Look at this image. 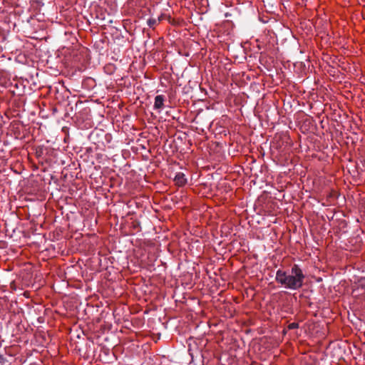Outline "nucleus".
<instances>
[{"label":"nucleus","instance_id":"20e7f679","mask_svg":"<svg viewBox=\"0 0 365 365\" xmlns=\"http://www.w3.org/2000/svg\"><path fill=\"white\" fill-rule=\"evenodd\" d=\"M14 281H15V279L14 278H11V279L4 280V284H1V292H5V289H4L3 288L6 287L8 284H9L10 287L12 289H14Z\"/></svg>","mask_w":365,"mask_h":365},{"label":"nucleus","instance_id":"1a4fd4ad","mask_svg":"<svg viewBox=\"0 0 365 365\" xmlns=\"http://www.w3.org/2000/svg\"><path fill=\"white\" fill-rule=\"evenodd\" d=\"M5 245H6V243L1 240V249L4 248Z\"/></svg>","mask_w":365,"mask_h":365},{"label":"nucleus","instance_id":"f03ea898","mask_svg":"<svg viewBox=\"0 0 365 365\" xmlns=\"http://www.w3.org/2000/svg\"><path fill=\"white\" fill-rule=\"evenodd\" d=\"M175 181L178 186H183L186 184L187 179L182 173H178L175 177Z\"/></svg>","mask_w":365,"mask_h":365},{"label":"nucleus","instance_id":"423d86ee","mask_svg":"<svg viewBox=\"0 0 365 365\" xmlns=\"http://www.w3.org/2000/svg\"><path fill=\"white\" fill-rule=\"evenodd\" d=\"M13 265H11V264H7L6 262L4 264V266L1 264V269L5 271H11L13 269Z\"/></svg>","mask_w":365,"mask_h":365},{"label":"nucleus","instance_id":"7ed1b4c3","mask_svg":"<svg viewBox=\"0 0 365 365\" xmlns=\"http://www.w3.org/2000/svg\"><path fill=\"white\" fill-rule=\"evenodd\" d=\"M164 96L162 95L156 96L155 98L154 108L155 109H160L164 106Z\"/></svg>","mask_w":365,"mask_h":365},{"label":"nucleus","instance_id":"0eeeda50","mask_svg":"<svg viewBox=\"0 0 365 365\" xmlns=\"http://www.w3.org/2000/svg\"><path fill=\"white\" fill-rule=\"evenodd\" d=\"M298 327H299V324L296 323V322L290 323L288 325V329H297Z\"/></svg>","mask_w":365,"mask_h":365},{"label":"nucleus","instance_id":"9d476101","mask_svg":"<svg viewBox=\"0 0 365 365\" xmlns=\"http://www.w3.org/2000/svg\"><path fill=\"white\" fill-rule=\"evenodd\" d=\"M1 365L4 363L2 358H1Z\"/></svg>","mask_w":365,"mask_h":365},{"label":"nucleus","instance_id":"39448f33","mask_svg":"<svg viewBox=\"0 0 365 365\" xmlns=\"http://www.w3.org/2000/svg\"><path fill=\"white\" fill-rule=\"evenodd\" d=\"M158 21H160V19H158ZM158 20L153 18H150L148 19L147 24L150 28H154L155 25L157 24Z\"/></svg>","mask_w":365,"mask_h":365},{"label":"nucleus","instance_id":"f257e3e1","mask_svg":"<svg viewBox=\"0 0 365 365\" xmlns=\"http://www.w3.org/2000/svg\"><path fill=\"white\" fill-rule=\"evenodd\" d=\"M305 275L298 264H293L290 271L278 269L275 280L286 289L297 290L302 287Z\"/></svg>","mask_w":365,"mask_h":365},{"label":"nucleus","instance_id":"6e6552de","mask_svg":"<svg viewBox=\"0 0 365 365\" xmlns=\"http://www.w3.org/2000/svg\"><path fill=\"white\" fill-rule=\"evenodd\" d=\"M5 227H6V231H5L6 232V235L11 237V234L10 233L9 230H8L7 223L6 222L5 223Z\"/></svg>","mask_w":365,"mask_h":365}]
</instances>
